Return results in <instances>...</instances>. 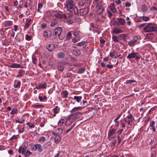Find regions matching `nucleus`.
<instances>
[{"mask_svg":"<svg viewBox=\"0 0 157 157\" xmlns=\"http://www.w3.org/2000/svg\"><path fill=\"white\" fill-rule=\"evenodd\" d=\"M144 30L146 32H157V27L154 26L152 23L146 24Z\"/></svg>","mask_w":157,"mask_h":157,"instance_id":"obj_1","label":"nucleus"},{"mask_svg":"<svg viewBox=\"0 0 157 157\" xmlns=\"http://www.w3.org/2000/svg\"><path fill=\"white\" fill-rule=\"evenodd\" d=\"M123 117L124 118V121L125 123H127L128 125L131 126L134 123L133 121L134 118L132 114L127 116L125 117Z\"/></svg>","mask_w":157,"mask_h":157,"instance_id":"obj_2","label":"nucleus"},{"mask_svg":"<svg viewBox=\"0 0 157 157\" xmlns=\"http://www.w3.org/2000/svg\"><path fill=\"white\" fill-rule=\"evenodd\" d=\"M63 29L60 27H58L55 29L54 30V34L56 37H58L59 39L60 40H63L64 39V36H62L61 35Z\"/></svg>","mask_w":157,"mask_h":157,"instance_id":"obj_3","label":"nucleus"},{"mask_svg":"<svg viewBox=\"0 0 157 157\" xmlns=\"http://www.w3.org/2000/svg\"><path fill=\"white\" fill-rule=\"evenodd\" d=\"M141 57V56L138 53L134 52L129 54L126 57L127 59H130L131 58H135L137 61L139 60Z\"/></svg>","mask_w":157,"mask_h":157,"instance_id":"obj_4","label":"nucleus"},{"mask_svg":"<svg viewBox=\"0 0 157 157\" xmlns=\"http://www.w3.org/2000/svg\"><path fill=\"white\" fill-rule=\"evenodd\" d=\"M141 36L140 35H137L133 37L132 40L129 41L128 44L129 46H132L135 45V43L137 42L138 40L140 39Z\"/></svg>","mask_w":157,"mask_h":157,"instance_id":"obj_5","label":"nucleus"},{"mask_svg":"<svg viewBox=\"0 0 157 157\" xmlns=\"http://www.w3.org/2000/svg\"><path fill=\"white\" fill-rule=\"evenodd\" d=\"M66 7L68 10L72 9L74 7V2L72 0H67L66 2Z\"/></svg>","mask_w":157,"mask_h":157,"instance_id":"obj_6","label":"nucleus"},{"mask_svg":"<svg viewBox=\"0 0 157 157\" xmlns=\"http://www.w3.org/2000/svg\"><path fill=\"white\" fill-rule=\"evenodd\" d=\"M69 65V63H67L64 62H61L59 63L57 65V69L61 71H62L64 70L63 66L65 65L68 66Z\"/></svg>","mask_w":157,"mask_h":157,"instance_id":"obj_7","label":"nucleus"},{"mask_svg":"<svg viewBox=\"0 0 157 157\" xmlns=\"http://www.w3.org/2000/svg\"><path fill=\"white\" fill-rule=\"evenodd\" d=\"M89 12V9L87 7L79 10L80 14L81 15L84 16L87 14Z\"/></svg>","mask_w":157,"mask_h":157,"instance_id":"obj_8","label":"nucleus"},{"mask_svg":"<svg viewBox=\"0 0 157 157\" xmlns=\"http://www.w3.org/2000/svg\"><path fill=\"white\" fill-rule=\"evenodd\" d=\"M116 131V129H113L111 130H110L109 132L108 136V138L109 140H110L111 139L113 138V135L114 134Z\"/></svg>","mask_w":157,"mask_h":157,"instance_id":"obj_9","label":"nucleus"},{"mask_svg":"<svg viewBox=\"0 0 157 157\" xmlns=\"http://www.w3.org/2000/svg\"><path fill=\"white\" fill-rule=\"evenodd\" d=\"M155 124V122L154 121H151L150 122L149 126L151 128L150 129H152L153 132L155 131L156 130Z\"/></svg>","mask_w":157,"mask_h":157,"instance_id":"obj_10","label":"nucleus"},{"mask_svg":"<svg viewBox=\"0 0 157 157\" xmlns=\"http://www.w3.org/2000/svg\"><path fill=\"white\" fill-rule=\"evenodd\" d=\"M81 115V113L80 112H77L74 114L70 115V117L71 118L74 119L79 117Z\"/></svg>","mask_w":157,"mask_h":157,"instance_id":"obj_11","label":"nucleus"},{"mask_svg":"<svg viewBox=\"0 0 157 157\" xmlns=\"http://www.w3.org/2000/svg\"><path fill=\"white\" fill-rule=\"evenodd\" d=\"M43 34L44 37L46 38H49L51 36L52 33L51 31L46 30L44 32Z\"/></svg>","mask_w":157,"mask_h":157,"instance_id":"obj_12","label":"nucleus"},{"mask_svg":"<svg viewBox=\"0 0 157 157\" xmlns=\"http://www.w3.org/2000/svg\"><path fill=\"white\" fill-rule=\"evenodd\" d=\"M62 131L63 129L61 128H59L55 130L53 132V134L54 135L59 136L62 133Z\"/></svg>","mask_w":157,"mask_h":157,"instance_id":"obj_13","label":"nucleus"},{"mask_svg":"<svg viewBox=\"0 0 157 157\" xmlns=\"http://www.w3.org/2000/svg\"><path fill=\"white\" fill-rule=\"evenodd\" d=\"M47 87V84L44 82L43 84H39L36 86L35 88L37 89H40L41 88H46Z\"/></svg>","mask_w":157,"mask_h":157,"instance_id":"obj_14","label":"nucleus"},{"mask_svg":"<svg viewBox=\"0 0 157 157\" xmlns=\"http://www.w3.org/2000/svg\"><path fill=\"white\" fill-rule=\"evenodd\" d=\"M24 35L21 33H18L15 38L19 41H22L24 39Z\"/></svg>","mask_w":157,"mask_h":157,"instance_id":"obj_15","label":"nucleus"},{"mask_svg":"<svg viewBox=\"0 0 157 157\" xmlns=\"http://www.w3.org/2000/svg\"><path fill=\"white\" fill-rule=\"evenodd\" d=\"M47 50L50 52H52L55 49V46L53 44H49L47 46Z\"/></svg>","mask_w":157,"mask_h":157,"instance_id":"obj_16","label":"nucleus"},{"mask_svg":"<svg viewBox=\"0 0 157 157\" xmlns=\"http://www.w3.org/2000/svg\"><path fill=\"white\" fill-rule=\"evenodd\" d=\"M36 150H37L38 152H41L43 151L42 146L40 144H35Z\"/></svg>","mask_w":157,"mask_h":157,"instance_id":"obj_17","label":"nucleus"},{"mask_svg":"<svg viewBox=\"0 0 157 157\" xmlns=\"http://www.w3.org/2000/svg\"><path fill=\"white\" fill-rule=\"evenodd\" d=\"M68 94V92L66 90H63L61 93V97L63 98H67Z\"/></svg>","mask_w":157,"mask_h":157,"instance_id":"obj_18","label":"nucleus"},{"mask_svg":"<svg viewBox=\"0 0 157 157\" xmlns=\"http://www.w3.org/2000/svg\"><path fill=\"white\" fill-rule=\"evenodd\" d=\"M123 32V31L120 29L118 28H115L114 29L112 33H114L115 34H117L118 33H121Z\"/></svg>","mask_w":157,"mask_h":157,"instance_id":"obj_19","label":"nucleus"},{"mask_svg":"<svg viewBox=\"0 0 157 157\" xmlns=\"http://www.w3.org/2000/svg\"><path fill=\"white\" fill-rule=\"evenodd\" d=\"M73 53L75 56H78L80 55L81 52L79 50L76 49L73 50Z\"/></svg>","mask_w":157,"mask_h":157,"instance_id":"obj_20","label":"nucleus"},{"mask_svg":"<svg viewBox=\"0 0 157 157\" xmlns=\"http://www.w3.org/2000/svg\"><path fill=\"white\" fill-rule=\"evenodd\" d=\"M32 21V20L30 19L26 21L25 25L24 27V28L26 29H28L29 27L31 25V22Z\"/></svg>","mask_w":157,"mask_h":157,"instance_id":"obj_21","label":"nucleus"},{"mask_svg":"<svg viewBox=\"0 0 157 157\" xmlns=\"http://www.w3.org/2000/svg\"><path fill=\"white\" fill-rule=\"evenodd\" d=\"M82 108V107H75L72 109L71 112L72 113H74L76 111L81 110Z\"/></svg>","mask_w":157,"mask_h":157,"instance_id":"obj_22","label":"nucleus"},{"mask_svg":"<svg viewBox=\"0 0 157 157\" xmlns=\"http://www.w3.org/2000/svg\"><path fill=\"white\" fill-rule=\"evenodd\" d=\"M12 22L10 21H7L4 22V25L5 27L10 26L12 25Z\"/></svg>","mask_w":157,"mask_h":157,"instance_id":"obj_23","label":"nucleus"},{"mask_svg":"<svg viewBox=\"0 0 157 157\" xmlns=\"http://www.w3.org/2000/svg\"><path fill=\"white\" fill-rule=\"evenodd\" d=\"M85 70V67L80 68L78 69L77 73L78 74H82L83 73Z\"/></svg>","mask_w":157,"mask_h":157,"instance_id":"obj_24","label":"nucleus"},{"mask_svg":"<svg viewBox=\"0 0 157 157\" xmlns=\"http://www.w3.org/2000/svg\"><path fill=\"white\" fill-rule=\"evenodd\" d=\"M65 56L63 52H60L57 55V57L59 59H62L64 58Z\"/></svg>","mask_w":157,"mask_h":157,"instance_id":"obj_25","label":"nucleus"},{"mask_svg":"<svg viewBox=\"0 0 157 157\" xmlns=\"http://www.w3.org/2000/svg\"><path fill=\"white\" fill-rule=\"evenodd\" d=\"M119 22L122 25H124L125 23V20L124 19L121 18H117Z\"/></svg>","mask_w":157,"mask_h":157,"instance_id":"obj_26","label":"nucleus"},{"mask_svg":"<svg viewBox=\"0 0 157 157\" xmlns=\"http://www.w3.org/2000/svg\"><path fill=\"white\" fill-rule=\"evenodd\" d=\"M82 98L81 96H74V99L76 100L78 102H79Z\"/></svg>","mask_w":157,"mask_h":157,"instance_id":"obj_27","label":"nucleus"},{"mask_svg":"<svg viewBox=\"0 0 157 157\" xmlns=\"http://www.w3.org/2000/svg\"><path fill=\"white\" fill-rule=\"evenodd\" d=\"M61 140V137L59 136H57L55 138V142L58 144L59 143Z\"/></svg>","mask_w":157,"mask_h":157,"instance_id":"obj_28","label":"nucleus"},{"mask_svg":"<svg viewBox=\"0 0 157 157\" xmlns=\"http://www.w3.org/2000/svg\"><path fill=\"white\" fill-rule=\"evenodd\" d=\"M10 67L12 68H20L21 66L19 64L13 63L10 66Z\"/></svg>","mask_w":157,"mask_h":157,"instance_id":"obj_29","label":"nucleus"},{"mask_svg":"<svg viewBox=\"0 0 157 157\" xmlns=\"http://www.w3.org/2000/svg\"><path fill=\"white\" fill-rule=\"evenodd\" d=\"M81 33L79 31L75 30L74 31L73 34L75 36H78L80 35Z\"/></svg>","mask_w":157,"mask_h":157,"instance_id":"obj_30","label":"nucleus"},{"mask_svg":"<svg viewBox=\"0 0 157 157\" xmlns=\"http://www.w3.org/2000/svg\"><path fill=\"white\" fill-rule=\"evenodd\" d=\"M58 23V21L57 20L54 19L51 22L50 26L51 27H53Z\"/></svg>","mask_w":157,"mask_h":157,"instance_id":"obj_31","label":"nucleus"},{"mask_svg":"<svg viewBox=\"0 0 157 157\" xmlns=\"http://www.w3.org/2000/svg\"><path fill=\"white\" fill-rule=\"evenodd\" d=\"M147 8L146 6L144 5L143 4L141 6V10L143 12H145L147 10Z\"/></svg>","mask_w":157,"mask_h":157,"instance_id":"obj_32","label":"nucleus"},{"mask_svg":"<svg viewBox=\"0 0 157 157\" xmlns=\"http://www.w3.org/2000/svg\"><path fill=\"white\" fill-rule=\"evenodd\" d=\"M98 10L97 11L98 14H101L103 12V11L104 10V7L100 8L99 9H98Z\"/></svg>","mask_w":157,"mask_h":157,"instance_id":"obj_33","label":"nucleus"},{"mask_svg":"<svg viewBox=\"0 0 157 157\" xmlns=\"http://www.w3.org/2000/svg\"><path fill=\"white\" fill-rule=\"evenodd\" d=\"M51 142L50 141H48L44 145V148H46L50 146L51 145Z\"/></svg>","mask_w":157,"mask_h":157,"instance_id":"obj_34","label":"nucleus"},{"mask_svg":"<svg viewBox=\"0 0 157 157\" xmlns=\"http://www.w3.org/2000/svg\"><path fill=\"white\" fill-rule=\"evenodd\" d=\"M110 10L113 13H115L117 11V10L113 5H112L110 7Z\"/></svg>","mask_w":157,"mask_h":157,"instance_id":"obj_35","label":"nucleus"},{"mask_svg":"<svg viewBox=\"0 0 157 157\" xmlns=\"http://www.w3.org/2000/svg\"><path fill=\"white\" fill-rule=\"evenodd\" d=\"M21 86V82L20 81H18L17 84H14L13 85V87L14 88H18L20 87Z\"/></svg>","mask_w":157,"mask_h":157,"instance_id":"obj_36","label":"nucleus"},{"mask_svg":"<svg viewBox=\"0 0 157 157\" xmlns=\"http://www.w3.org/2000/svg\"><path fill=\"white\" fill-rule=\"evenodd\" d=\"M64 119H60L58 122V125L59 126H61L64 123Z\"/></svg>","mask_w":157,"mask_h":157,"instance_id":"obj_37","label":"nucleus"},{"mask_svg":"<svg viewBox=\"0 0 157 157\" xmlns=\"http://www.w3.org/2000/svg\"><path fill=\"white\" fill-rule=\"evenodd\" d=\"M32 153L30 151H29L28 150H27L26 151L25 153L24 154V155H25V156L26 157H28L29 156L32 154Z\"/></svg>","mask_w":157,"mask_h":157,"instance_id":"obj_38","label":"nucleus"},{"mask_svg":"<svg viewBox=\"0 0 157 157\" xmlns=\"http://www.w3.org/2000/svg\"><path fill=\"white\" fill-rule=\"evenodd\" d=\"M75 126V124H73L72 126H71L69 129H67V130L65 131V132L66 133H68L70 131H71L74 127Z\"/></svg>","mask_w":157,"mask_h":157,"instance_id":"obj_39","label":"nucleus"},{"mask_svg":"<svg viewBox=\"0 0 157 157\" xmlns=\"http://www.w3.org/2000/svg\"><path fill=\"white\" fill-rule=\"evenodd\" d=\"M102 7H103L102 2L97 3L96 8L97 9H99Z\"/></svg>","mask_w":157,"mask_h":157,"instance_id":"obj_40","label":"nucleus"},{"mask_svg":"<svg viewBox=\"0 0 157 157\" xmlns=\"http://www.w3.org/2000/svg\"><path fill=\"white\" fill-rule=\"evenodd\" d=\"M37 59L35 57H32V62L36 66H37Z\"/></svg>","mask_w":157,"mask_h":157,"instance_id":"obj_41","label":"nucleus"},{"mask_svg":"<svg viewBox=\"0 0 157 157\" xmlns=\"http://www.w3.org/2000/svg\"><path fill=\"white\" fill-rule=\"evenodd\" d=\"M86 43V42H85V41H82L78 43L77 45L78 46H81L84 45Z\"/></svg>","mask_w":157,"mask_h":157,"instance_id":"obj_42","label":"nucleus"},{"mask_svg":"<svg viewBox=\"0 0 157 157\" xmlns=\"http://www.w3.org/2000/svg\"><path fill=\"white\" fill-rule=\"evenodd\" d=\"M38 98L40 101H43L44 100L46 99L47 98V97L46 96H44L43 97L39 96Z\"/></svg>","mask_w":157,"mask_h":157,"instance_id":"obj_43","label":"nucleus"},{"mask_svg":"<svg viewBox=\"0 0 157 157\" xmlns=\"http://www.w3.org/2000/svg\"><path fill=\"white\" fill-rule=\"evenodd\" d=\"M142 19L144 21H147L149 20L150 18L149 17L146 16L142 17Z\"/></svg>","mask_w":157,"mask_h":157,"instance_id":"obj_44","label":"nucleus"},{"mask_svg":"<svg viewBox=\"0 0 157 157\" xmlns=\"http://www.w3.org/2000/svg\"><path fill=\"white\" fill-rule=\"evenodd\" d=\"M59 108H58L57 106H56L55 108L53 109L54 112L56 113H59Z\"/></svg>","mask_w":157,"mask_h":157,"instance_id":"obj_45","label":"nucleus"},{"mask_svg":"<svg viewBox=\"0 0 157 157\" xmlns=\"http://www.w3.org/2000/svg\"><path fill=\"white\" fill-rule=\"evenodd\" d=\"M17 109L15 108H13L10 113L11 114H14L17 113Z\"/></svg>","mask_w":157,"mask_h":157,"instance_id":"obj_46","label":"nucleus"},{"mask_svg":"<svg viewBox=\"0 0 157 157\" xmlns=\"http://www.w3.org/2000/svg\"><path fill=\"white\" fill-rule=\"evenodd\" d=\"M72 9H73V11L74 12L75 14V15H78V12L77 8L75 7H74Z\"/></svg>","mask_w":157,"mask_h":157,"instance_id":"obj_47","label":"nucleus"},{"mask_svg":"<svg viewBox=\"0 0 157 157\" xmlns=\"http://www.w3.org/2000/svg\"><path fill=\"white\" fill-rule=\"evenodd\" d=\"M112 39L115 42H118L119 41L117 37L115 36H112Z\"/></svg>","mask_w":157,"mask_h":157,"instance_id":"obj_48","label":"nucleus"},{"mask_svg":"<svg viewBox=\"0 0 157 157\" xmlns=\"http://www.w3.org/2000/svg\"><path fill=\"white\" fill-rule=\"evenodd\" d=\"M71 38V32H69L67 33V39H70Z\"/></svg>","mask_w":157,"mask_h":157,"instance_id":"obj_49","label":"nucleus"},{"mask_svg":"<svg viewBox=\"0 0 157 157\" xmlns=\"http://www.w3.org/2000/svg\"><path fill=\"white\" fill-rule=\"evenodd\" d=\"M22 148V153L23 154H24L26 151L27 148L25 146H23Z\"/></svg>","mask_w":157,"mask_h":157,"instance_id":"obj_50","label":"nucleus"},{"mask_svg":"<svg viewBox=\"0 0 157 157\" xmlns=\"http://www.w3.org/2000/svg\"><path fill=\"white\" fill-rule=\"evenodd\" d=\"M32 107H33L36 108H39L40 107H43V105H32Z\"/></svg>","mask_w":157,"mask_h":157,"instance_id":"obj_51","label":"nucleus"},{"mask_svg":"<svg viewBox=\"0 0 157 157\" xmlns=\"http://www.w3.org/2000/svg\"><path fill=\"white\" fill-rule=\"evenodd\" d=\"M46 140L44 136H42L40 137L39 139V141L40 142H44Z\"/></svg>","mask_w":157,"mask_h":157,"instance_id":"obj_52","label":"nucleus"},{"mask_svg":"<svg viewBox=\"0 0 157 157\" xmlns=\"http://www.w3.org/2000/svg\"><path fill=\"white\" fill-rule=\"evenodd\" d=\"M25 122V120H22L21 121H19L18 120H16L15 121V123H18L21 124H22L24 123Z\"/></svg>","mask_w":157,"mask_h":157,"instance_id":"obj_53","label":"nucleus"},{"mask_svg":"<svg viewBox=\"0 0 157 157\" xmlns=\"http://www.w3.org/2000/svg\"><path fill=\"white\" fill-rule=\"evenodd\" d=\"M67 18V16L65 14H61L60 19H66Z\"/></svg>","mask_w":157,"mask_h":157,"instance_id":"obj_54","label":"nucleus"},{"mask_svg":"<svg viewBox=\"0 0 157 157\" xmlns=\"http://www.w3.org/2000/svg\"><path fill=\"white\" fill-rule=\"evenodd\" d=\"M55 16L58 19H60L61 14L59 13H56L55 14Z\"/></svg>","mask_w":157,"mask_h":157,"instance_id":"obj_55","label":"nucleus"},{"mask_svg":"<svg viewBox=\"0 0 157 157\" xmlns=\"http://www.w3.org/2000/svg\"><path fill=\"white\" fill-rule=\"evenodd\" d=\"M27 124L30 128H34L35 127L34 124H31L29 123H27Z\"/></svg>","mask_w":157,"mask_h":157,"instance_id":"obj_56","label":"nucleus"},{"mask_svg":"<svg viewBox=\"0 0 157 157\" xmlns=\"http://www.w3.org/2000/svg\"><path fill=\"white\" fill-rule=\"evenodd\" d=\"M134 82H136V81L134 80H127L126 81V83H131Z\"/></svg>","mask_w":157,"mask_h":157,"instance_id":"obj_57","label":"nucleus"},{"mask_svg":"<svg viewBox=\"0 0 157 157\" xmlns=\"http://www.w3.org/2000/svg\"><path fill=\"white\" fill-rule=\"evenodd\" d=\"M146 24L145 23H143L142 24H140V25H139L138 26V27L140 28H141L143 27H145V26L146 25Z\"/></svg>","mask_w":157,"mask_h":157,"instance_id":"obj_58","label":"nucleus"},{"mask_svg":"<svg viewBox=\"0 0 157 157\" xmlns=\"http://www.w3.org/2000/svg\"><path fill=\"white\" fill-rule=\"evenodd\" d=\"M31 149L33 151H36V147H35V144L33 145H32L30 147Z\"/></svg>","mask_w":157,"mask_h":157,"instance_id":"obj_59","label":"nucleus"},{"mask_svg":"<svg viewBox=\"0 0 157 157\" xmlns=\"http://www.w3.org/2000/svg\"><path fill=\"white\" fill-rule=\"evenodd\" d=\"M117 138L118 141V144H119L121 142V139L120 137V136L119 135L117 136Z\"/></svg>","mask_w":157,"mask_h":157,"instance_id":"obj_60","label":"nucleus"},{"mask_svg":"<svg viewBox=\"0 0 157 157\" xmlns=\"http://www.w3.org/2000/svg\"><path fill=\"white\" fill-rule=\"evenodd\" d=\"M123 131V128H121L120 129L119 131H117V133L118 134V135L121 134L122 132Z\"/></svg>","mask_w":157,"mask_h":157,"instance_id":"obj_61","label":"nucleus"},{"mask_svg":"<svg viewBox=\"0 0 157 157\" xmlns=\"http://www.w3.org/2000/svg\"><path fill=\"white\" fill-rule=\"evenodd\" d=\"M107 14L108 17L109 18H110L112 16V13L109 11H107Z\"/></svg>","mask_w":157,"mask_h":157,"instance_id":"obj_62","label":"nucleus"},{"mask_svg":"<svg viewBox=\"0 0 157 157\" xmlns=\"http://www.w3.org/2000/svg\"><path fill=\"white\" fill-rule=\"evenodd\" d=\"M110 56L112 57H113L114 58H116L117 57H116L115 55H114V54L113 53V52H110Z\"/></svg>","mask_w":157,"mask_h":157,"instance_id":"obj_63","label":"nucleus"},{"mask_svg":"<svg viewBox=\"0 0 157 157\" xmlns=\"http://www.w3.org/2000/svg\"><path fill=\"white\" fill-rule=\"evenodd\" d=\"M121 127L122 128H124L125 127V123L123 122H121Z\"/></svg>","mask_w":157,"mask_h":157,"instance_id":"obj_64","label":"nucleus"}]
</instances>
